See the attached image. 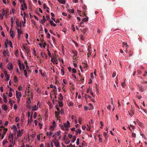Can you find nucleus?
Wrapping results in <instances>:
<instances>
[{"label":"nucleus","mask_w":147,"mask_h":147,"mask_svg":"<svg viewBox=\"0 0 147 147\" xmlns=\"http://www.w3.org/2000/svg\"><path fill=\"white\" fill-rule=\"evenodd\" d=\"M23 3L21 5L22 7L21 9L23 11H24L25 9L24 8V7L26 9H27V7L24 0H23Z\"/></svg>","instance_id":"f257e3e1"},{"label":"nucleus","mask_w":147,"mask_h":147,"mask_svg":"<svg viewBox=\"0 0 147 147\" xmlns=\"http://www.w3.org/2000/svg\"><path fill=\"white\" fill-rule=\"evenodd\" d=\"M9 140L10 142L13 144H15V142L13 143V135L12 134H10L9 136Z\"/></svg>","instance_id":"f03ea898"},{"label":"nucleus","mask_w":147,"mask_h":147,"mask_svg":"<svg viewBox=\"0 0 147 147\" xmlns=\"http://www.w3.org/2000/svg\"><path fill=\"white\" fill-rule=\"evenodd\" d=\"M16 98H17V99H18V100H19H19H20V98L21 96V93L20 92H18L17 91H16Z\"/></svg>","instance_id":"7ed1b4c3"},{"label":"nucleus","mask_w":147,"mask_h":147,"mask_svg":"<svg viewBox=\"0 0 147 147\" xmlns=\"http://www.w3.org/2000/svg\"><path fill=\"white\" fill-rule=\"evenodd\" d=\"M23 48L25 51H26V52L27 53V54H28L30 52V50L29 48L25 47L24 45L23 46Z\"/></svg>","instance_id":"20e7f679"},{"label":"nucleus","mask_w":147,"mask_h":147,"mask_svg":"<svg viewBox=\"0 0 147 147\" xmlns=\"http://www.w3.org/2000/svg\"><path fill=\"white\" fill-rule=\"evenodd\" d=\"M7 67L8 69L10 70L12 69L13 68L12 65L11 63H9Z\"/></svg>","instance_id":"39448f33"},{"label":"nucleus","mask_w":147,"mask_h":147,"mask_svg":"<svg viewBox=\"0 0 147 147\" xmlns=\"http://www.w3.org/2000/svg\"><path fill=\"white\" fill-rule=\"evenodd\" d=\"M3 101L4 102L6 103L7 102V98L5 94H3Z\"/></svg>","instance_id":"423d86ee"},{"label":"nucleus","mask_w":147,"mask_h":147,"mask_svg":"<svg viewBox=\"0 0 147 147\" xmlns=\"http://www.w3.org/2000/svg\"><path fill=\"white\" fill-rule=\"evenodd\" d=\"M32 111H37L38 109V107L36 105H35L34 106H32Z\"/></svg>","instance_id":"0eeeda50"},{"label":"nucleus","mask_w":147,"mask_h":147,"mask_svg":"<svg viewBox=\"0 0 147 147\" xmlns=\"http://www.w3.org/2000/svg\"><path fill=\"white\" fill-rule=\"evenodd\" d=\"M42 18H43V20H42L41 19V23L42 24H43L45 23L47 20L46 19L45 17L44 16H43Z\"/></svg>","instance_id":"6e6552de"},{"label":"nucleus","mask_w":147,"mask_h":147,"mask_svg":"<svg viewBox=\"0 0 147 147\" xmlns=\"http://www.w3.org/2000/svg\"><path fill=\"white\" fill-rule=\"evenodd\" d=\"M138 89L141 92H143L144 90V88L142 86H138Z\"/></svg>","instance_id":"1a4fd4ad"},{"label":"nucleus","mask_w":147,"mask_h":147,"mask_svg":"<svg viewBox=\"0 0 147 147\" xmlns=\"http://www.w3.org/2000/svg\"><path fill=\"white\" fill-rule=\"evenodd\" d=\"M2 108L5 111H7L8 109L7 106L6 105H3L2 106Z\"/></svg>","instance_id":"9d476101"},{"label":"nucleus","mask_w":147,"mask_h":147,"mask_svg":"<svg viewBox=\"0 0 147 147\" xmlns=\"http://www.w3.org/2000/svg\"><path fill=\"white\" fill-rule=\"evenodd\" d=\"M49 23L51 25L53 26H56V25L55 23H53V21L52 20H50Z\"/></svg>","instance_id":"9b49d317"},{"label":"nucleus","mask_w":147,"mask_h":147,"mask_svg":"<svg viewBox=\"0 0 147 147\" xmlns=\"http://www.w3.org/2000/svg\"><path fill=\"white\" fill-rule=\"evenodd\" d=\"M10 34L11 36L12 37V38L14 37V33L13 32V30H11V29L10 30Z\"/></svg>","instance_id":"f8f14e48"},{"label":"nucleus","mask_w":147,"mask_h":147,"mask_svg":"<svg viewBox=\"0 0 147 147\" xmlns=\"http://www.w3.org/2000/svg\"><path fill=\"white\" fill-rule=\"evenodd\" d=\"M58 102L59 104V107H62L63 106V103L61 102L58 100Z\"/></svg>","instance_id":"ddd939ff"},{"label":"nucleus","mask_w":147,"mask_h":147,"mask_svg":"<svg viewBox=\"0 0 147 147\" xmlns=\"http://www.w3.org/2000/svg\"><path fill=\"white\" fill-rule=\"evenodd\" d=\"M22 136V134L21 133V131L20 130H19L18 131L17 137L19 138L20 137Z\"/></svg>","instance_id":"4468645a"},{"label":"nucleus","mask_w":147,"mask_h":147,"mask_svg":"<svg viewBox=\"0 0 147 147\" xmlns=\"http://www.w3.org/2000/svg\"><path fill=\"white\" fill-rule=\"evenodd\" d=\"M88 20V18L87 16H86V18H83V19L82 20V21L83 22H87Z\"/></svg>","instance_id":"2eb2a0df"},{"label":"nucleus","mask_w":147,"mask_h":147,"mask_svg":"<svg viewBox=\"0 0 147 147\" xmlns=\"http://www.w3.org/2000/svg\"><path fill=\"white\" fill-rule=\"evenodd\" d=\"M59 96L60 97H58V98L59 100H63V97L62 95V94L61 93H60L59 94Z\"/></svg>","instance_id":"dca6fc26"},{"label":"nucleus","mask_w":147,"mask_h":147,"mask_svg":"<svg viewBox=\"0 0 147 147\" xmlns=\"http://www.w3.org/2000/svg\"><path fill=\"white\" fill-rule=\"evenodd\" d=\"M60 114V112H57L56 111H55V117H57V118L58 119V118H59V117H58L59 115V114Z\"/></svg>","instance_id":"f3484780"},{"label":"nucleus","mask_w":147,"mask_h":147,"mask_svg":"<svg viewBox=\"0 0 147 147\" xmlns=\"http://www.w3.org/2000/svg\"><path fill=\"white\" fill-rule=\"evenodd\" d=\"M88 29L87 28H85L83 30H81V31L84 34L87 31Z\"/></svg>","instance_id":"a211bd4d"},{"label":"nucleus","mask_w":147,"mask_h":147,"mask_svg":"<svg viewBox=\"0 0 147 147\" xmlns=\"http://www.w3.org/2000/svg\"><path fill=\"white\" fill-rule=\"evenodd\" d=\"M64 141H65V143L66 144H68L70 142V141L68 140V138L66 139V140Z\"/></svg>","instance_id":"6ab92c4d"},{"label":"nucleus","mask_w":147,"mask_h":147,"mask_svg":"<svg viewBox=\"0 0 147 147\" xmlns=\"http://www.w3.org/2000/svg\"><path fill=\"white\" fill-rule=\"evenodd\" d=\"M16 24L17 26L18 27H20V28H21L22 27V25L21 24H20L19 22H18L17 21H16Z\"/></svg>","instance_id":"aec40b11"},{"label":"nucleus","mask_w":147,"mask_h":147,"mask_svg":"<svg viewBox=\"0 0 147 147\" xmlns=\"http://www.w3.org/2000/svg\"><path fill=\"white\" fill-rule=\"evenodd\" d=\"M26 107L29 110H32V107H31V106L30 105H27Z\"/></svg>","instance_id":"412c9836"},{"label":"nucleus","mask_w":147,"mask_h":147,"mask_svg":"<svg viewBox=\"0 0 147 147\" xmlns=\"http://www.w3.org/2000/svg\"><path fill=\"white\" fill-rule=\"evenodd\" d=\"M76 136H74L73 137V140L71 141L72 143H74L76 140Z\"/></svg>","instance_id":"4be33fe9"},{"label":"nucleus","mask_w":147,"mask_h":147,"mask_svg":"<svg viewBox=\"0 0 147 147\" xmlns=\"http://www.w3.org/2000/svg\"><path fill=\"white\" fill-rule=\"evenodd\" d=\"M43 8L44 9H49V8L47 7V5H46V4H44L43 5Z\"/></svg>","instance_id":"5701e85b"},{"label":"nucleus","mask_w":147,"mask_h":147,"mask_svg":"<svg viewBox=\"0 0 147 147\" xmlns=\"http://www.w3.org/2000/svg\"><path fill=\"white\" fill-rule=\"evenodd\" d=\"M55 144L56 147H58L59 145V143L57 142H55Z\"/></svg>","instance_id":"b1692460"},{"label":"nucleus","mask_w":147,"mask_h":147,"mask_svg":"<svg viewBox=\"0 0 147 147\" xmlns=\"http://www.w3.org/2000/svg\"><path fill=\"white\" fill-rule=\"evenodd\" d=\"M88 105H89L90 107V108L89 109V110L93 109V105L92 104L90 103L88 104Z\"/></svg>","instance_id":"393cba45"},{"label":"nucleus","mask_w":147,"mask_h":147,"mask_svg":"<svg viewBox=\"0 0 147 147\" xmlns=\"http://www.w3.org/2000/svg\"><path fill=\"white\" fill-rule=\"evenodd\" d=\"M14 79L15 83H16L18 81V78L17 77L15 76H14Z\"/></svg>","instance_id":"a878e982"},{"label":"nucleus","mask_w":147,"mask_h":147,"mask_svg":"<svg viewBox=\"0 0 147 147\" xmlns=\"http://www.w3.org/2000/svg\"><path fill=\"white\" fill-rule=\"evenodd\" d=\"M63 126L64 127H65V128H69L70 127V126H68V125H67L66 123H63Z\"/></svg>","instance_id":"bb28decb"},{"label":"nucleus","mask_w":147,"mask_h":147,"mask_svg":"<svg viewBox=\"0 0 147 147\" xmlns=\"http://www.w3.org/2000/svg\"><path fill=\"white\" fill-rule=\"evenodd\" d=\"M6 76V78L5 79V81L7 82L9 80V78H10L9 75H8Z\"/></svg>","instance_id":"cd10ccee"},{"label":"nucleus","mask_w":147,"mask_h":147,"mask_svg":"<svg viewBox=\"0 0 147 147\" xmlns=\"http://www.w3.org/2000/svg\"><path fill=\"white\" fill-rule=\"evenodd\" d=\"M72 53H73V54H74V56H77V52L76 51L73 50V51H72Z\"/></svg>","instance_id":"c85d7f7f"},{"label":"nucleus","mask_w":147,"mask_h":147,"mask_svg":"<svg viewBox=\"0 0 147 147\" xmlns=\"http://www.w3.org/2000/svg\"><path fill=\"white\" fill-rule=\"evenodd\" d=\"M136 121L137 123L140 126H141L142 125V123L140 122L139 120H138V119H137V120Z\"/></svg>","instance_id":"c756f323"},{"label":"nucleus","mask_w":147,"mask_h":147,"mask_svg":"<svg viewBox=\"0 0 147 147\" xmlns=\"http://www.w3.org/2000/svg\"><path fill=\"white\" fill-rule=\"evenodd\" d=\"M87 96L88 98H89L91 99L92 98V97L90 96L89 95H87L86 94H85V97L86 99Z\"/></svg>","instance_id":"7c9ffc66"},{"label":"nucleus","mask_w":147,"mask_h":147,"mask_svg":"<svg viewBox=\"0 0 147 147\" xmlns=\"http://www.w3.org/2000/svg\"><path fill=\"white\" fill-rule=\"evenodd\" d=\"M61 73L62 75H63L65 74V72L63 69H61Z\"/></svg>","instance_id":"2f4dec72"},{"label":"nucleus","mask_w":147,"mask_h":147,"mask_svg":"<svg viewBox=\"0 0 147 147\" xmlns=\"http://www.w3.org/2000/svg\"><path fill=\"white\" fill-rule=\"evenodd\" d=\"M9 103L10 104V106L11 107H12L13 104L12 103V101L11 100V99H10V98H9Z\"/></svg>","instance_id":"473e14b6"},{"label":"nucleus","mask_w":147,"mask_h":147,"mask_svg":"<svg viewBox=\"0 0 147 147\" xmlns=\"http://www.w3.org/2000/svg\"><path fill=\"white\" fill-rule=\"evenodd\" d=\"M24 75L26 77H27V73L26 70H24Z\"/></svg>","instance_id":"72a5a7b5"},{"label":"nucleus","mask_w":147,"mask_h":147,"mask_svg":"<svg viewBox=\"0 0 147 147\" xmlns=\"http://www.w3.org/2000/svg\"><path fill=\"white\" fill-rule=\"evenodd\" d=\"M53 124V127H55L56 126V123L55 122V121H54L52 123Z\"/></svg>","instance_id":"f704fd0d"},{"label":"nucleus","mask_w":147,"mask_h":147,"mask_svg":"<svg viewBox=\"0 0 147 147\" xmlns=\"http://www.w3.org/2000/svg\"><path fill=\"white\" fill-rule=\"evenodd\" d=\"M9 45L10 47L11 48L13 47V46L12 45V42L10 40L9 41Z\"/></svg>","instance_id":"c9c22d12"},{"label":"nucleus","mask_w":147,"mask_h":147,"mask_svg":"<svg viewBox=\"0 0 147 147\" xmlns=\"http://www.w3.org/2000/svg\"><path fill=\"white\" fill-rule=\"evenodd\" d=\"M31 102L30 99V98H28L26 102V103L28 104H29L31 103Z\"/></svg>","instance_id":"e433bc0d"},{"label":"nucleus","mask_w":147,"mask_h":147,"mask_svg":"<svg viewBox=\"0 0 147 147\" xmlns=\"http://www.w3.org/2000/svg\"><path fill=\"white\" fill-rule=\"evenodd\" d=\"M61 133V131H58L56 133L57 135V137L59 136Z\"/></svg>","instance_id":"4c0bfd02"},{"label":"nucleus","mask_w":147,"mask_h":147,"mask_svg":"<svg viewBox=\"0 0 147 147\" xmlns=\"http://www.w3.org/2000/svg\"><path fill=\"white\" fill-rule=\"evenodd\" d=\"M100 123L101 125V126L100 127V128L101 129L102 128V126H103V123L102 122V121H100Z\"/></svg>","instance_id":"58836bf2"},{"label":"nucleus","mask_w":147,"mask_h":147,"mask_svg":"<svg viewBox=\"0 0 147 147\" xmlns=\"http://www.w3.org/2000/svg\"><path fill=\"white\" fill-rule=\"evenodd\" d=\"M80 141V139L79 138H78L76 141V144L77 145H78Z\"/></svg>","instance_id":"ea45409f"},{"label":"nucleus","mask_w":147,"mask_h":147,"mask_svg":"<svg viewBox=\"0 0 147 147\" xmlns=\"http://www.w3.org/2000/svg\"><path fill=\"white\" fill-rule=\"evenodd\" d=\"M20 119L19 117H16L15 119V121L16 122H18L19 121Z\"/></svg>","instance_id":"a19ab883"},{"label":"nucleus","mask_w":147,"mask_h":147,"mask_svg":"<svg viewBox=\"0 0 147 147\" xmlns=\"http://www.w3.org/2000/svg\"><path fill=\"white\" fill-rule=\"evenodd\" d=\"M4 130H5L3 134V135L5 134V133L6 132V131L7 130V128H4Z\"/></svg>","instance_id":"79ce46f5"},{"label":"nucleus","mask_w":147,"mask_h":147,"mask_svg":"<svg viewBox=\"0 0 147 147\" xmlns=\"http://www.w3.org/2000/svg\"><path fill=\"white\" fill-rule=\"evenodd\" d=\"M36 117H37V113L36 112H35L34 113V119H36Z\"/></svg>","instance_id":"37998d69"},{"label":"nucleus","mask_w":147,"mask_h":147,"mask_svg":"<svg viewBox=\"0 0 147 147\" xmlns=\"http://www.w3.org/2000/svg\"><path fill=\"white\" fill-rule=\"evenodd\" d=\"M73 105V103L71 102H69V106H72Z\"/></svg>","instance_id":"c03bdc74"},{"label":"nucleus","mask_w":147,"mask_h":147,"mask_svg":"<svg viewBox=\"0 0 147 147\" xmlns=\"http://www.w3.org/2000/svg\"><path fill=\"white\" fill-rule=\"evenodd\" d=\"M7 140H3V145H4L5 144L7 143Z\"/></svg>","instance_id":"a18cd8bd"},{"label":"nucleus","mask_w":147,"mask_h":147,"mask_svg":"<svg viewBox=\"0 0 147 147\" xmlns=\"http://www.w3.org/2000/svg\"><path fill=\"white\" fill-rule=\"evenodd\" d=\"M44 42H43V47L44 48H45V46H46L47 44L45 42V41H44Z\"/></svg>","instance_id":"49530a36"},{"label":"nucleus","mask_w":147,"mask_h":147,"mask_svg":"<svg viewBox=\"0 0 147 147\" xmlns=\"http://www.w3.org/2000/svg\"><path fill=\"white\" fill-rule=\"evenodd\" d=\"M133 51H132V50L131 49L129 50V51H128L129 54H133Z\"/></svg>","instance_id":"de8ad7c7"},{"label":"nucleus","mask_w":147,"mask_h":147,"mask_svg":"<svg viewBox=\"0 0 147 147\" xmlns=\"http://www.w3.org/2000/svg\"><path fill=\"white\" fill-rule=\"evenodd\" d=\"M67 147H75L74 145H73L71 144H70L69 146H67Z\"/></svg>","instance_id":"09e8293b"},{"label":"nucleus","mask_w":147,"mask_h":147,"mask_svg":"<svg viewBox=\"0 0 147 147\" xmlns=\"http://www.w3.org/2000/svg\"><path fill=\"white\" fill-rule=\"evenodd\" d=\"M132 137L135 138L136 137V134L135 133H134L133 132L132 133Z\"/></svg>","instance_id":"8fccbe9b"},{"label":"nucleus","mask_w":147,"mask_h":147,"mask_svg":"<svg viewBox=\"0 0 147 147\" xmlns=\"http://www.w3.org/2000/svg\"><path fill=\"white\" fill-rule=\"evenodd\" d=\"M18 90L19 91H21L22 90V88L21 86H19L18 88Z\"/></svg>","instance_id":"3c124183"},{"label":"nucleus","mask_w":147,"mask_h":147,"mask_svg":"<svg viewBox=\"0 0 147 147\" xmlns=\"http://www.w3.org/2000/svg\"><path fill=\"white\" fill-rule=\"evenodd\" d=\"M136 96L138 97V98L139 100L140 99L142 98V97L141 95H137Z\"/></svg>","instance_id":"603ef678"},{"label":"nucleus","mask_w":147,"mask_h":147,"mask_svg":"<svg viewBox=\"0 0 147 147\" xmlns=\"http://www.w3.org/2000/svg\"><path fill=\"white\" fill-rule=\"evenodd\" d=\"M116 73L115 72H113V73L112 75V77L113 78H114L116 76Z\"/></svg>","instance_id":"864d4df0"},{"label":"nucleus","mask_w":147,"mask_h":147,"mask_svg":"<svg viewBox=\"0 0 147 147\" xmlns=\"http://www.w3.org/2000/svg\"><path fill=\"white\" fill-rule=\"evenodd\" d=\"M3 54L4 56H5L6 55V52L5 50H4L3 52Z\"/></svg>","instance_id":"5fc2aeb1"},{"label":"nucleus","mask_w":147,"mask_h":147,"mask_svg":"<svg viewBox=\"0 0 147 147\" xmlns=\"http://www.w3.org/2000/svg\"><path fill=\"white\" fill-rule=\"evenodd\" d=\"M73 73H75L76 72V70L75 68H73L72 69Z\"/></svg>","instance_id":"6e6d98bb"},{"label":"nucleus","mask_w":147,"mask_h":147,"mask_svg":"<svg viewBox=\"0 0 147 147\" xmlns=\"http://www.w3.org/2000/svg\"><path fill=\"white\" fill-rule=\"evenodd\" d=\"M37 138L38 140V141H39L40 140V135H38L37 136Z\"/></svg>","instance_id":"4d7b16f0"},{"label":"nucleus","mask_w":147,"mask_h":147,"mask_svg":"<svg viewBox=\"0 0 147 147\" xmlns=\"http://www.w3.org/2000/svg\"><path fill=\"white\" fill-rule=\"evenodd\" d=\"M12 93L11 92H10L9 93V97H11L12 96Z\"/></svg>","instance_id":"13d9d810"},{"label":"nucleus","mask_w":147,"mask_h":147,"mask_svg":"<svg viewBox=\"0 0 147 147\" xmlns=\"http://www.w3.org/2000/svg\"><path fill=\"white\" fill-rule=\"evenodd\" d=\"M71 29L73 30V31H74V32L75 31V28L74 26V25H71Z\"/></svg>","instance_id":"bf43d9fd"},{"label":"nucleus","mask_w":147,"mask_h":147,"mask_svg":"<svg viewBox=\"0 0 147 147\" xmlns=\"http://www.w3.org/2000/svg\"><path fill=\"white\" fill-rule=\"evenodd\" d=\"M108 133V132L107 133L106 132H103V135L105 137V138H106V136H107Z\"/></svg>","instance_id":"052dcab7"},{"label":"nucleus","mask_w":147,"mask_h":147,"mask_svg":"<svg viewBox=\"0 0 147 147\" xmlns=\"http://www.w3.org/2000/svg\"><path fill=\"white\" fill-rule=\"evenodd\" d=\"M17 130V128L16 126H14L13 127V131H16Z\"/></svg>","instance_id":"680f3d73"},{"label":"nucleus","mask_w":147,"mask_h":147,"mask_svg":"<svg viewBox=\"0 0 147 147\" xmlns=\"http://www.w3.org/2000/svg\"><path fill=\"white\" fill-rule=\"evenodd\" d=\"M54 127H53V125L52 126H50V129L52 131H53L54 129Z\"/></svg>","instance_id":"e2e57ef3"},{"label":"nucleus","mask_w":147,"mask_h":147,"mask_svg":"<svg viewBox=\"0 0 147 147\" xmlns=\"http://www.w3.org/2000/svg\"><path fill=\"white\" fill-rule=\"evenodd\" d=\"M40 54L42 57H44V55H45V53L42 52H41Z\"/></svg>","instance_id":"0e129e2a"},{"label":"nucleus","mask_w":147,"mask_h":147,"mask_svg":"<svg viewBox=\"0 0 147 147\" xmlns=\"http://www.w3.org/2000/svg\"><path fill=\"white\" fill-rule=\"evenodd\" d=\"M0 90L1 92H2L3 91V86H1L0 88Z\"/></svg>","instance_id":"69168bd1"},{"label":"nucleus","mask_w":147,"mask_h":147,"mask_svg":"<svg viewBox=\"0 0 147 147\" xmlns=\"http://www.w3.org/2000/svg\"><path fill=\"white\" fill-rule=\"evenodd\" d=\"M51 61L53 63H54V59L53 57H52L51 59Z\"/></svg>","instance_id":"338daca9"},{"label":"nucleus","mask_w":147,"mask_h":147,"mask_svg":"<svg viewBox=\"0 0 147 147\" xmlns=\"http://www.w3.org/2000/svg\"><path fill=\"white\" fill-rule=\"evenodd\" d=\"M50 36H51V35H50V34L49 33H48L47 34V38H49L50 37Z\"/></svg>","instance_id":"774afa93"}]
</instances>
